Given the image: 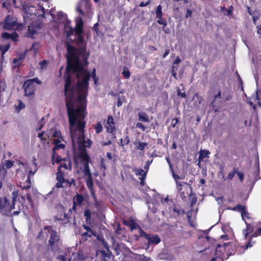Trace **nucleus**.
<instances>
[{
    "instance_id": "f257e3e1",
    "label": "nucleus",
    "mask_w": 261,
    "mask_h": 261,
    "mask_svg": "<svg viewBox=\"0 0 261 261\" xmlns=\"http://www.w3.org/2000/svg\"><path fill=\"white\" fill-rule=\"evenodd\" d=\"M82 61L72 56L70 60L67 61L63 77L65 103L72 138L73 136L72 127L79 122L86 123L85 118L87 114V97L91 72L85 69L88 62L86 64Z\"/></svg>"
},
{
    "instance_id": "f03ea898",
    "label": "nucleus",
    "mask_w": 261,
    "mask_h": 261,
    "mask_svg": "<svg viewBox=\"0 0 261 261\" xmlns=\"http://www.w3.org/2000/svg\"><path fill=\"white\" fill-rule=\"evenodd\" d=\"M83 34V21L82 19H80L76 22L74 28L75 39L71 41L72 43H74L75 45L79 46V48L73 46L69 43H65L67 51V61L70 60L72 56L79 59L81 57L84 63H87L90 54L89 52L87 51V41H85Z\"/></svg>"
},
{
    "instance_id": "7ed1b4c3",
    "label": "nucleus",
    "mask_w": 261,
    "mask_h": 261,
    "mask_svg": "<svg viewBox=\"0 0 261 261\" xmlns=\"http://www.w3.org/2000/svg\"><path fill=\"white\" fill-rule=\"evenodd\" d=\"M86 122H79L75 125L74 132H77V143L80 150L78 157L80 158L81 163L83 166V173L85 176L91 177L92 174L89 168L90 159L85 149L86 147L90 148L92 144V141L88 139L85 140V129Z\"/></svg>"
},
{
    "instance_id": "20e7f679",
    "label": "nucleus",
    "mask_w": 261,
    "mask_h": 261,
    "mask_svg": "<svg viewBox=\"0 0 261 261\" xmlns=\"http://www.w3.org/2000/svg\"><path fill=\"white\" fill-rule=\"evenodd\" d=\"M17 196V192L14 191L12 193V200L11 202L6 197H0V214L5 216H9L12 210L15 208V202Z\"/></svg>"
},
{
    "instance_id": "39448f33",
    "label": "nucleus",
    "mask_w": 261,
    "mask_h": 261,
    "mask_svg": "<svg viewBox=\"0 0 261 261\" xmlns=\"http://www.w3.org/2000/svg\"><path fill=\"white\" fill-rule=\"evenodd\" d=\"M43 230H47V233L50 234L48 244L50 247V250L53 251H58L62 244V241L60 235L58 234L57 231L53 229L50 225L45 226L43 228Z\"/></svg>"
},
{
    "instance_id": "423d86ee",
    "label": "nucleus",
    "mask_w": 261,
    "mask_h": 261,
    "mask_svg": "<svg viewBox=\"0 0 261 261\" xmlns=\"http://www.w3.org/2000/svg\"><path fill=\"white\" fill-rule=\"evenodd\" d=\"M35 83L38 85L41 84V81L37 77L28 79L24 82L22 88L24 90V96L28 97L34 96L36 91Z\"/></svg>"
},
{
    "instance_id": "0eeeda50",
    "label": "nucleus",
    "mask_w": 261,
    "mask_h": 261,
    "mask_svg": "<svg viewBox=\"0 0 261 261\" xmlns=\"http://www.w3.org/2000/svg\"><path fill=\"white\" fill-rule=\"evenodd\" d=\"M224 251H227L229 255H232L237 253L242 254L246 250L245 246H240L238 243L228 242L223 244Z\"/></svg>"
},
{
    "instance_id": "6e6552de",
    "label": "nucleus",
    "mask_w": 261,
    "mask_h": 261,
    "mask_svg": "<svg viewBox=\"0 0 261 261\" xmlns=\"http://www.w3.org/2000/svg\"><path fill=\"white\" fill-rule=\"evenodd\" d=\"M114 256L109 249L106 251L104 250H98L95 261H113Z\"/></svg>"
},
{
    "instance_id": "1a4fd4ad",
    "label": "nucleus",
    "mask_w": 261,
    "mask_h": 261,
    "mask_svg": "<svg viewBox=\"0 0 261 261\" xmlns=\"http://www.w3.org/2000/svg\"><path fill=\"white\" fill-rule=\"evenodd\" d=\"M107 132L111 134V139L114 140L116 138V128L115 126L114 120L112 115H109L107 120V123L105 126Z\"/></svg>"
},
{
    "instance_id": "9d476101",
    "label": "nucleus",
    "mask_w": 261,
    "mask_h": 261,
    "mask_svg": "<svg viewBox=\"0 0 261 261\" xmlns=\"http://www.w3.org/2000/svg\"><path fill=\"white\" fill-rule=\"evenodd\" d=\"M14 162L11 160H7L5 162H2L0 164V175L5 178L7 175V169L12 167Z\"/></svg>"
},
{
    "instance_id": "9b49d317",
    "label": "nucleus",
    "mask_w": 261,
    "mask_h": 261,
    "mask_svg": "<svg viewBox=\"0 0 261 261\" xmlns=\"http://www.w3.org/2000/svg\"><path fill=\"white\" fill-rule=\"evenodd\" d=\"M17 24L14 18L10 15H8L6 17L3 28L7 30H14L17 28Z\"/></svg>"
},
{
    "instance_id": "f8f14e48",
    "label": "nucleus",
    "mask_w": 261,
    "mask_h": 261,
    "mask_svg": "<svg viewBox=\"0 0 261 261\" xmlns=\"http://www.w3.org/2000/svg\"><path fill=\"white\" fill-rule=\"evenodd\" d=\"M41 28V25L37 22H32L28 26V30L27 33L28 37L33 38V36L37 33Z\"/></svg>"
},
{
    "instance_id": "ddd939ff",
    "label": "nucleus",
    "mask_w": 261,
    "mask_h": 261,
    "mask_svg": "<svg viewBox=\"0 0 261 261\" xmlns=\"http://www.w3.org/2000/svg\"><path fill=\"white\" fill-rule=\"evenodd\" d=\"M70 214L68 213L66 214L64 211L63 215L58 214L54 216V220L55 221H60L62 222V224H67L70 222Z\"/></svg>"
},
{
    "instance_id": "4468645a",
    "label": "nucleus",
    "mask_w": 261,
    "mask_h": 261,
    "mask_svg": "<svg viewBox=\"0 0 261 261\" xmlns=\"http://www.w3.org/2000/svg\"><path fill=\"white\" fill-rule=\"evenodd\" d=\"M261 235V227L257 228L252 234L249 236L248 239V242L245 246V249H247L248 248H250L253 246V244H255V241H252L253 238L257 237Z\"/></svg>"
},
{
    "instance_id": "2eb2a0df",
    "label": "nucleus",
    "mask_w": 261,
    "mask_h": 261,
    "mask_svg": "<svg viewBox=\"0 0 261 261\" xmlns=\"http://www.w3.org/2000/svg\"><path fill=\"white\" fill-rule=\"evenodd\" d=\"M56 180L57 182L56 184L55 188H63V184L65 182V179L64 177L63 173L61 172V169H58V172L56 173Z\"/></svg>"
},
{
    "instance_id": "dca6fc26",
    "label": "nucleus",
    "mask_w": 261,
    "mask_h": 261,
    "mask_svg": "<svg viewBox=\"0 0 261 261\" xmlns=\"http://www.w3.org/2000/svg\"><path fill=\"white\" fill-rule=\"evenodd\" d=\"M169 211L172 215L175 218L178 217L180 215L185 214V212L181 208L180 206L176 204H174L172 207L169 208Z\"/></svg>"
},
{
    "instance_id": "f3484780",
    "label": "nucleus",
    "mask_w": 261,
    "mask_h": 261,
    "mask_svg": "<svg viewBox=\"0 0 261 261\" xmlns=\"http://www.w3.org/2000/svg\"><path fill=\"white\" fill-rule=\"evenodd\" d=\"M36 10V9L34 6H29L24 8L23 17L25 22H27V20L30 16L32 15L35 16V14H36L35 12Z\"/></svg>"
},
{
    "instance_id": "a211bd4d",
    "label": "nucleus",
    "mask_w": 261,
    "mask_h": 261,
    "mask_svg": "<svg viewBox=\"0 0 261 261\" xmlns=\"http://www.w3.org/2000/svg\"><path fill=\"white\" fill-rule=\"evenodd\" d=\"M86 183L87 187L91 193V196L96 200V197L94 189V183L93 181L92 176L87 177V179L86 180Z\"/></svg>"
},
{
    "instance_id": "6ab92c4d",
    "label": "nucleus",
    "mask_w": 261,
    "mask_h": 261,
    "mask_svg": "<svg viewBox=\"0 0 261 261\" xmlns=\"http://www.w3.org/2000/svg\"><path fill=\"white\" fill-rule=\"evenodd\" d=\"M245 224L246 225V228L243 229V234H244V238L246 240L248 239V237L249 238V236L252 234L254 232V226L245 221Z\"/></svg>"
},
{
    "instance_id": "aec40b11",
    "label": "nucleus",
    "mask_w": 261,
    "mask_h": 261,
    "mask_svg": "<svg viewBox=\"0 0 261 261\" xmlns=\"http://www.w3.org/2000/svg\"><path fill=\"white\" fill-rule=\"evenodd\" d=\"M21 200L20 201L22 202L23 206L25 205L27 207L28 205H30L32 207L33 206V201L30 194L27 193L25 195L21 196Z\"/></svg>"
},
{
    "instance_id": "412c9836",
    "label": "nucleus",
    "mask_w": 261,
    "mask_h": 261,
    "mask_svg": "<svg viewBox=\"0 0 261 261\" xmlns=\"http://www.w3.org/2000/svg\"><path fill=\"white\" fill-rule=\"evenodd\" d=\"M63 163L61 164L58 167V169H61V168H64L65 169L71 170L72 164L71 160L69 158H63Z\"/></svg>"
},
{
    "instance_id": "4be33fe9",
    "label": "nucleus",
    "mask_w": 261,
    "mask_h": 261,
    "mask_svg": "<svg viewBox=\"0 0 261 261\" xmlns=\"http://www.w3.org/2000/svg\"><path fill=\"white\" fill-rule=\"evenodd\" d=\"M156 22L158 24L163 25L162 29L165 34H169L170 33V30L167 27V22L166 19H164V20H158Z\"/></svg>"
},
{
    "instance_id": "5701e85b",
    "label": "nucleus",
    "mask_w": 261,
    "mask_h": 261,
    "mask_svg": "<svg viewBox=\"0 0 261 261\" xmlns=\"http://www.w3.org/2000/svg\"><path fill=\"white\" fill-rule=\"evenodd\" d=\"M222 250L224 251V245L223 246L220 244H218L215 249V255L218 258H222L223 256Z\"/></svg>"
},
{
    "instance_id": "b1692460",
    "label": "nucleus",
    "mask_w": 261,
    "mask_h": 261,
    "mask_svg": "<svg viewBox=\"0 0 261 261\" xmlns=\"http://www.w3.org/2000/svg\"><path fill=\"white\" fill-rule=\"evenodd\" d=\"M84 201V197L83 195L77 194L74 196L73 202H75L78 206H81Z\"/></svg>"
},
{
    "instance_id": "393cba45",
    "label": "nucleus",
    "mask_w": 261,
    "mask_h": 261,
    "mask_svg": "<svg viewBox=\"0 0 261 261\" xmlns=\"http://www.w3.org/2000/svg\"><path fill=\"white\" fill-rule=\"evenodd\" d=\"M149 244H153L154 245H156L159 244L161 242V239L160 237L155 234V235H150L149 238L147 239Z\"/></svg>"
},
{
    "instance_id": "a878e982",
    "label": "nucleus",
    "mask_w": 261,
    "mask_h": 261,
    "mask_svg": "<svg viewBox=\"0 0 261 261\" xmlns=\"http://www.w3.org/2000/svg\"><path fill=\"white\" fill-rule=\"evenodd\" d=\"M222 95L224 102L231 100L233 97V93L230 89L226 90L223 93Z\"/></svg>"
},
{
    "instance_id": "bb28decb",
    "label": "nucleus",
    "mask_w": 261,
    "mask_h": 261,
    "mask_svg": "<svg viewBox=\"0 0 261 261\" xmlns=\"http://www.w3.org/2000/svg\"><path fill=\"white\" fill-rule=\"evenodd\" d=\"M38 8L37 9V12H36V14H35V16L45 18V8L43 7V5H41V4H40V3L38 4Z\"/></svg>"
},
{
    "instance_id": "cd10ccee",
    "label": "nucleus",
    "mask_w": 261,
    "mask_h": 261,
    "mask_svg": "<svg viewBox=\"0 0 261 261\" xmlns=\"http://www.w3.org/2000/svg\"><path fill=\"white\" fill-rule=\"evenodd\" d=\"M210 154V152L208 150H200L198 156L199 163L202 162L203 159L205 158H208V155Z\"/></svg>"
},
{
    "instance_id": "c85d7f7f",
    "label": "nucleus",
    "mask_w": 261,
    "mask_h": 261,
    "mask_svg": "<svg viewBox=\"0 0 261 261\" xmlns=\"http://www.w3.org/2000/svg\"><path fill=\"white\" fill-rule=\"evenodd\" d=\"M133 171L135 173L136 175H142L140 178L141 180H143L146 176L147 171H144L141 168H134Z\"/></svg>"
},
{
    "instance_id": "c756f323",
    "label": "nucleus",
    "mask_w": 261,
    "mask_h": 261,
    "mask_svg": "<svg viewBox=\"0 0 261 261\" xmlns=\"http://www.w3.org/2000/svg\"><path fill=\"white\" fill-rule=\"evenodd\" d=\"M70 23V20H68L67 23L65 25V28H67L69 29L68 30H66L65 33L66 34L67 38H69L70 36L73 35L74 33V29L72 28L71 26H68V23Z\"/></svg>"
},
{
    "instance_id": "7c9ffc66",
    "label": "nucleus",
    "mask_w": 261,
    "mask_h": 261,
    "mask_svg": "<svg viewBox=\"0 0 261 261\" xmlns=\"http://www.w3.org/2000/svg\"><path fill=\"white\" fill-rule=\"evenodd\" d=\"M163 13L162 12V6L159 5L155 9V18L158 20H164L163 18Z\"/></svg>"
},
{
    "instance_id": "2f4dec72",
    "label": "nucleus",
    "mask_w": 261,
    "mask_h": 261,
    "mask_svg": "<svg viewBox=\"0 0 261 261\" xmlns=\"http://www.w3.org/2000/svg\"><path fill=\"white\" fill-rule=\"evenodd\" d=\"M122 223L124 225L129 226L131 230H133L136 228V224L133 220H123Z\"/></svg>"
},
{
    "instance_id": "473e14b6",
    "label": "nucleus",
    "mask_w": 261,
    "mask_h": 261,
    "mask_svg": "<svg viewBox=\"0 0 261 261\" xmlns=\"http://www.w3.org/2000/svg\"><path fill=\"white\" fill-rule=\"evenodd\" d=\"M138 120L143 122H148L149 121V117L145 112H140L138 114Z\"/></svg>"
},
{
    "instance_id": "72a5a7b5",
    "label": "nucleus",
    "mask_w": 261,
    "mask_h": 261,
    "mask_svg": "<svg viewBox=\"0 0 261 261\" xmlns=\"http://www.w3.org/2000/svg\"><path fill=\"white\" fill-rule=\"evenodd\" d=\"M31 186V180L30 175H28L27 179L25 181V182L23 186H20V187L22 190H28L30 189Z\"/></svg>"
},
{
    "instance_id": "f704fd0d",
    "label": "nucleus",
    "mask_w": 261,
    "mask_h": 261,
    "mask_svg": "<svg viewBox=\"0 0 261 261\" xmlns=\"http://www.w3.org/2000/svg\"><path fill=\"white\" fill-rule=\"evenodd\" d=\"M54 143L55 144V147L54 150H59L60 149H64L65 147V145L62 143L58 139H55L54 140Z\"/></svg>"
},
{
    "instance_id": "c9c22d12",
    "label": "nucleus",
    "mask_w": 261,
    "mask_h": 261,
    "mask_svg": "<svg viewBox=\"0 0 261 261\" xmlns=\"http://www.w3.org/2000/svg\"><path fill=\"white\" fill-rule=\"evenodd\" d=\"M84 216L85 217V222L87 224H90L91 223V213L89 210H86L84 211Z\"/></svg>"
},
{
    "instance_id": "e433bc0d",
    "label": "nucleus",
    "mask_w": 261,
    "mask_h": 261,
    "mask_svg": "<svg viewBox=\"0 0 261 261\" xmlns=\"http://www.w3.org/2000/svg\"><path fill=\"white\" fill-rule=\"evenodd\" d=\"M3 3L2 4V6L4 8H6L7 9H9V7L11 6L12 4H15L16 1L15 0H2Z\"/></svg>"
},
{
    "instance_id": "4c0bfd02",
    "label": "nucleus",
    "mask_w": 261,
    "mask_h": 261,
    "mask_svg": "<svg viewBox=\"0 0 261 261\" xmlns=\"http://www.w3.org/2000/svg\"><path fill=\"white\" fill-rule=\"evenodd\" d=\"M246 208L245 206H243L240 204H238L237 205H236V206H234L232 208H230V207L228 208V209H229V210H231L234 211H238V212H241V213H242L243 212V211H244Z\"/></svg>"
},
{
    "instance_id": "58836bf2",
    "label": "nucleus",
    "mask_w": 261,
    "mask_h": 261,
    "mask_svg": "<svg viewBox=\"0 0 261 261\" xmlns=\"http://www.w3.org/2000/svg\"><path fill=\"white\" fill-rule=\"evenodd\" d=\"M94 129L96 134L101 133L103 130V127L100 122H97L94 126Z\"/></svg>"
},
{
    "instance_id": "ea45409f",
    "label": "nucleus",
    "mask_w": 261,
    "mask_h": 261,
    "mask_svg": "<svg viewBox=\"0 0 261 261\" xmlns=\"http://www.w3.org/2000/svg\"><path fill=\"white\" fill-rule=\"evenodd\" d=\"M92 236H96V233H93V234H91V233L86 231L82 234L81 237L84 241H86L89 238H91Z\"/></svg>"
},
{
    "instance_id": "a19ab883",
    "label": "nucleus",
    "mask_w": 261,
    "mask_h": 261,
    "mask_svg": "<svg viewBox=\"0 0 261 261\" xmlns=\"http://www.w3.org/2000/svg\"><path fill=\"white\" fill-rule=\"evenodd\" d=\"M129 142L130 141L128 136H126L123 139L122 138L120 139L119 145L120 146L123 147L124 145H128Z\"/></svg>"
},
{
    "instance_id": "79ce46f5",
    "label": "nucleus",
    "mask_w": 261,
    "mask_h": 261,
    "mask_svg": "<svg viewBox=\"0 0 261 261\" xmlns=\"http://www.w3.org/2000/svg\"><path fill=\"white\" fill-rule=\"evenodd\" d=\"M241 217L242 219L245 221V222L246 221L245 219H251V217H250V214L247 211L246 208L241 213Z\"/></svg>"
},
{
    "instance_id": "37998d69",
    "label": "nucleus",
    "mask_w": 261,
    "mask_h": 261,
    "mask_svg": "<svg viewBox=\"0 0 261 261\" xmlns=\"http://www.w3.org/2000/svg\"><path fill=\"white\" fill-rule=\"evenodd\" d=\"M91 77L93 80L94 84L95 85H97V83L98 82V78L96 76V69L95 68H93L92 72L91 73Z\"/></svg>"
},
{
    "instance_id": "c03bdc74",
    "label": "nucleus",
    "mask_w": 261,
    "mask_h": 261,
    "mask_svg": "<svg viewBox=\"0 0 261 261\" xmlns=\"http://www.w3.org/2000/svg\"><path fill=\"white\" fill-rule=\"evenodd\" d=\"M147 145V143L146 142H139L136 148L137 150H143Z\"/></svg>"
},
{
    "instance_id": "a18cd8bd",
    "label": "nucleus",
    "mask_w": 261,
    "mask_h": 261,
    "mask_svg": "<svg viewBox=\"0 0 261 261\" xmlns=\"http://www.w3.org/2000/svg\"><path fill=\"white\" fill-rule=\"evenodd\" d=\"M122 75L125 79H128L130 77V72L128 69L127 67H124L122 72Z\"/></svg>"
},
{
    "instance_id": "49530a36",
    "label": "nucleus",
    "mask_w": 261,
    "mask_h": 261,
    "mask_svg": "<svg viewBox=\"0 0 261 261\" xmlns=\"http://www.w3.org/2000/svg\"><path fill=\"white\" fill-rule=\"evenodd\" d=\"M10 45L9 44H7L5 45H1L0 46L1 50H2V54H4L6 52H7L9 48Z\"/></svg>"
},
{
    "instance_id": "de8ad7c7",
    "label": "nucleus",
    "mask_w": 261,
    "mask_h": 261,
    "mask_svg": "<svg viewBox=\"0 0 261 261\" xmlns=\"http://www.w3.org/2000/svg\"><path fill=\"white\" fill-rule=\"evenodd\" d=\"M237 172V168H233V171L232 172H229L227 175V178L229 180H232L233 178L234 175Z\"/></svg>"
},
{
    "instance_id": "09e8293b",
    "label": "nucleus",
    "mask_w": 261,
    "mask_h": 261,
    "mask_svg": "<svg viewBox=\"0 0 261 261\" xmlns=\"http://www.w3.org/2000/svg\"><path fill=\"white\" fill-rule=\"evenodd\" d=\"M83 227L85 230H86L87 232H88L89 233H91V234H93V233H96L95 231H94L91 227L86 224H83Z\"/></svg>"
},
{
    "instance_id": "8fccbe9b",
    "label": "nucleus",
    "mask_w": 261,
    "mask_h": 261,
    "mask_svg": "<svg viewBox=\"0 0 261 261\" xmlns=\"http://www.w3.org/2000/svg\"><path fill=\"white\" fill-rule=\"evenodd\" d=\"M221 98L222 94L221 91L219 90L218 93L214 96L213 100L212 102V104L213 105L217 99H221Z\"/></svg>"
},
{
    "instance_id": "3c124183",
    "label": "nucleus",
    "mask_w": 261,
    "mask_h": 261,
    "mask_svg": "<svg viewBox=\"0 0 261 261\" xmlns=\"http://www.w3.org/2000/svg\"><path fill=\"white\" fill-rule=\"evenodd\" d=\"M225 10L227 11V14H225V15H227L228 16L231 15L232 14V10L233 7L232 6H230L228 8V9H226L225 7H222L221 10Z\"/></svg>"
},
{
    "instance_id": "603ef678",
    "label": "nucleus",
    "mask_w": 261,
    "mask_h": 261,
    "mask_svg": "<svg viewBox=\"0 0 261 261\" xmlns=\"http://www.w3.org/2000/svg\"><path fill=\"white\" fill-rule=\"evenodd\" d=\"M256 98L258 100V104L261 106V90H257L256 91Z\"/></svg>"
},
{
    "instance_id": "864d4df0",
    "label": "nucleus",
    "mask_w": 261,
    "mask_h": 261,
    "mask_svg": "<svg viewBox=\"0 0 261 261\" xmlns=\"http://www.w3.org/2000/svg\"><path fill=\"white\" fill-rule=\"evenodd\" d=\"M100 161V169L103 171L106 169V165L105 164V160L103 158H101Z\"/></svg>"
},
{
    "instance_id": "5fc2aeb1",
    "label": "nucleus",
    "mask_w": 261,
    "mask_h": 261,
    "mask_svg": "<svg viewBox=\"0 0 261 261\" xmlns=\"http://www.w3.org/2000/svg\"><path fill=\"white\" fill-rule=\"evenodd\" d=\"M139 234H140V236L141 237H144L146 239H148V238H149V237L150 236V234H147L144 230H143L142 229H141L140 230V233H139Z\"/></svg>"
},
{
    "instance_id": "6e6d98bb",
    "label": "nucleus",
    "mask_w": 261,
    "mask_h": 261,
    "mask_svg": "<svg viewBox=\"0 0 261 261\" xmlns=\"http://www.w3.org/2000/svg\"><path fill=\"white\" fill-rule=\"evenodd\" d=\"M177 68H178V66H173L172 67V69H171V74H172V76L175 77V79H177V73L175 70V69H176V70H177Z\"/></svg>"
},
{
    "instance_id": "4d7b16f0",
    "label": "nucleus",
    "mask_w": 261,
    "mask_h": 261,
    "mask_svg": "<svg viewBox=\"0 0 261 261\" xmlns=\"http://www.w3.org/2000/svg\"><path fill=\"white\" fill-rule=\"evenodd\" d=\"M179 119L178 118H173L171 123V125L173 128H174L176 126V125L178 123Z\"/></svg>"
},
{
    "instance_id": "13d9d810",
    "label": "nucleus",
    "mask_w": 261,
    "mask_h": 261,
    "mask_svg": "<svg viewBox=\"0 0 261 261\" xmlns=\"http://www.w3.org/2000/svg\"><path fill=\"white\" fill-rule=\"evenodd\" d=\"M18 34L16 32H14L10 34V39L13 41H16V39L18 37Z\"/></svg>"
},
{
    "instance_id": "bf43d9fd",
    "label": "nucleus",
    "mask_w": 261,
    "mask_h": 261,
    "mask_svg": "<svg viewBox=\"0 0 261 261\" xmlns=\"http://www.w3.org/2000/svg\"><path fill=\"white\" fill-rule=\"evenodd\" d=\"M136 127L141 128L143 131H145L146 127L141 122H138L136 124Z\"/></svg>"
},
{
    "instance_id": "052dcab7",
    "label": "nucleus",
    "mask_w": 261,
    "mask_h": 261,
    "mask_svg": "<svg viewBox=\"0 0 261 261\" xmlns=\"http://www.w3.org/2000/svg\"><path fill=\"white\" fill-rule=\"evenodd\" d=\"M151 3V0H148L146 2L144 3V2H141L140 4H139V6L140 7H146L147 6H148V5H149Z\"/></svg>"
},
{
    "instance_id": "680f3d73",
    "label": "nucleus",
    "mask_w": 261,
    "mask_h": 261,
    "mask_svg": "<svg viewBox=\"0 0 261 261\" xmlns=\"http://www.w3.org/2000/svg\"><path fill=\"white\" fill-rule=\"evenodd\" d=\"M43 120H44V117H42L41 118V119L39 121V123L40 124V125L39 126V127L36 128V130L37 131L40 130L42 129V128L43 127V125L44 124Z\"/></svg>"
},
{
    "instance_id": "e2e57ef3",
    "label": "nucleus",
    "mask_w": 261,
    "mask_h": 261,
    "mask_svg": "<svg viewBox=\"0 0 261 261\" xmlns=\"http://www.w3.org/2000/svg\"><path fill=\"white\" fill-rule=\"evenodd\" d=\"M76 205H77V204H76L75 202H73L72 207V208L69 209L68 213L70 214L72 213V211H73L75 213H76Z\"/></svg>"
},
{
    "instance_id": "0e129e2a",
    "label": "nucleus",
    "mask_w": 261,
    "mask_h": 261,
    "mask_svg": "<svg viewBox=\"0 0 261 261\" xmlns=\"http://www.w3.org/2000/svg\"><path fill=\"white\" fill-rule=\"evenodd\" d=\"M236 174L239 176V178L241 182L244 180V174L242 172H238L237 171Z\"/></svg>"
},
{
    "instance_id": "69168bd1",
    "label": "nucleus",
    "mask_w": 261,
    "mask_h": 261,
    "mask_svg": "<svg viewBox=\"0 0 261 261\" xmlns=\"http://www.w3.org/2000/svg\"><path fill=\"white\" fill-rule=\"evenodd\" d=\"M57 17L59 19H62V18H63L65 16H66V15H65V13H64L62 11H60V12H58V13H57Z\"/></svg>"
},
{
    "instance_id": "338daca9",
    "label": "nucleus",
    "mask_w": 261,
    "mask_h": 261,
    "mask_svg": "<svg viewBox=\"0 0 261 261\" xmlns=\"http://www.w3.org/2000/svg\"><path fill=\"white\" fill-rule=\"evenodd\" d=\"M2 36L3 38L6 39H10V34L7 32L3 33L2 34Z\"/></svg>"
},
{
    "instance_id": "774afa93",
    "label": "nucleus",
    "mask_w": 261,
    "mask_h": 261,
    "mask_svg": "<svg viewBox=\"0 0 261 261\" xmlns=\"http://www.w3.org/2000/svg\"><path fill=\"white\" fill-rule=\"evenodd\" d=\"M179 195L180 198L183 201H186L187 199V196L185 195V193L184 191L179 192Z\"/></svg>"
}]
</instances>
